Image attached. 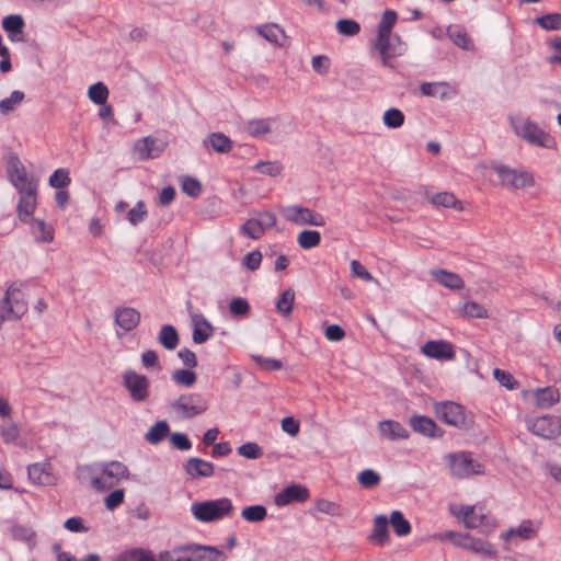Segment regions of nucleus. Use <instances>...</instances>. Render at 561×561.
<instances>
[{
    "label": "nucleus",
    "instance_id": "1",
    "mask_svg": "<svg viewBox=\"0 0 561 561\" xmlns=\"http://www.w3.org/2000/svg\"><path fill=\"white\" fill-rule=\"evenodd\" d=\"M81 483L90 481V485L100 492L111 489L119 479L127 478L128 468L119 461H111L102 466L101 476H96L94 466L87 465L77 469Z\"/></svg>",
    "mask_w": 561,
    "mask_h": 561
},
{
    "label": "nucleus",
    "instance_id": "2",
    "mask_svg": "<svg viewBox=\"0 0 561 561\" xmlns=\"http://www.w3.org/2000/svg\"><path fill=\"white\" fill-rule=\"evenodd\" d=\"M18 192L16 214L22 222H28L37 205V178H9Z\"/></svg>",
    "mask_w": 561,
    "mask_h": 561
},
{
    "label": "nucleus",
    "instance_id": "3",
    "mask_svg": "<svg viewBox=\"0 0 561 561\" xmlns=\"http://www.w3.org/2000/svg\"><path fill=\"white\" fill-rule=\"evenodd\" d=\"M398 20L394 10L387 9L378 24L377 37L374 42V48L379 51L383 66H389V59L401 55V51L391 44L392 27Z\"/></svg>",
    "mask_w": 561,
    "mask_h": 561
},
{
    "label": "nucleus",
    "instance_id": "4",
    "mask_svg": "<svg viewBox=\"0 0 561 561\" xmlns=\"http://www.w3.org/2000/svg\"><path fill=\"white\" fill-rule=\"evenodd\" d=\"M193 516L203 523H214L231 517L234 506L228 497L195 502L191 507Z\"/></svg>",
    "mask_w": 561,
    "mask_h": 561
},
{
    "label": "nucleus",
    "instance_id": "5",
    "mask_svg": "<svg viewBox=\"0 0 561 561\" xmlns=\"http://www.w3.org/2000/svg\"><path fill=\"white\" fill-rule=\"evenodd\" d=\"M171 409L181 419H193L208 410V401L197 392L183 393L171 403Z\"/></svg>",
    "mask_w": 561,
    "mask_h": 561
},
{
    "label": "nucleus",
    "instance_id": "6",
    "mask_svg": "<svg viewBox=\"0 0 561 561\" xmlns=\"http://www.w3.org/2000/svg\"><path fill=\"white\" fill-rule=\"evenodd\" d=\"M435 413L444 423L460 430H467L472 424V417L466 413L465 408L453 401L436 403Z\"/></svg>",
    "mask_w": 561,
    "mask_h": 561
},
{
    "label": "nucleus",
    "instance_id": "7",
    "mask_svg": "<svg viewBox=\"0 0 561 561\" xmlns=\"http://www.w3.org/2000/svg\"><path fill=\"white\" fill-rule=\"evenodd\" d=\"M448 467L450 473L458 479H467L483 473V465L466 451L448 455Z\"/></svg>",
    "mask_w": 561,
    "mask_h": 561
},
{
    "label": "nucleus",
    "instance_id": "8",
    "mask_svg": "<svg viewBox=\"0 0 561 561\" xmlns=\"http://www.w3.org/2000/svg\"><path fill=\"white\" fill-rule=\"evenodd\" d=\"M255 216L249 218L241 227L240 233L253 240H259L267 229L276 226V216L270 210L253 211Z\"/></svg>",
    "mask_w": 561,
    "mask_h": 561
},
{
    "label": "nucleus",
    "instance_id": "9",
    "mask_svg": "<svg viewBox=\"0 0 561 561\" xmlns=\"http://www.w3.org/2000/svg\"><path fill=\"white\" fill-rule=\"evenodd\" d=\"M453 514L458 518L461 517L467 528H481L484 533L495 528V519L484 513L481 507L461 505L457 512L453 511Z\"/></svg>",
    "mask_w": 561,
    "mask_h": 561
},
{
    "label": "nucleus",
    "instance_id": "10",
    "mask_svg": "<svg viewBox=\"0 0 561 561\" xmlns=\"http://www.w3.org/2000/svg\"><path fill=\"white\" fill-rule=\"evenodd\" d=\"M123 386L129 393L131 401L142 403L150 394V380L147 376L131 369L123 374Z\"/></svg>",
    "mask_w": 561,
    "mask_h": 561
},
{
    "label": "nucleus",
    "instance_id": "11",
    "mask_svg": "<svg viewBox=\"0 0 561 561\" xmlns=\"http://www.w3.org/2000/svg\"><path fill=\"white\" fill-rule=\"evenodd\" d=\"M514 130L517 136L531 145L548 149L556 147L554 138L531 121H526L520 125H514Z\"/></svg>",
    "mask_w": 561,
    "mask_h": 561
},
{
    "label": "nucleus",
    "instance_id": "12",
    "mask_svg": "<svg viewBox=\"0 0 561 561\" xmlns=\"http://www.w3.org/2000/svg\"><path fill=\"white\" fill-rule=\"evenodd\" d=\"M175 553H187L192 561H217L221 551L214 546L186 543L173 548Z\"/></svg>",
    "mask_w": 561,
    "mask_h": 561
},
{
    "label": "nucleus",
    "instance_id": "13",
    "mask_svg": "<svg viewBox=\"0 0 561 561\" xmlns=\"http://www.w3.org/2000/svg\"><path fill=\"white\" fill-rule=\"evenodd\" d=\"M529 431L542 438L553 439L561 434V420L553 415H543L534 420Z\"/></svg>",
    "mask_w": 561,
    "mask_h": 561
},
{
    "label": "nucleus",
    "instance_id": "14",
    "mask_svg": "<svg viewBox=\"0 0 561 561\" xmlns=\"http://www.w3.org/2000/svg\"><path fill=\"white\" fill-rule=\"evenodd\" d=\"M285 217L287 220L297 225H311L321 227L324 225V219L320 214L302 206H289L285 209Z\"/></svg>",
    "mask_w": 561,
    "mask_h": 561
},
{
    "label": "nucleus",
    "instance_id": "15",
    "mask_svg": "<svg viewBox=\"0 0 561 561\" xmlns=\"http://www.w3.org/2000/svg\"><path fill=\"white\" fill-rule=\"evenodd\" d=\"M421 351L427 357L438 360H450L456 356L453 344L445 340H430Z\"/></svg>",
    "mask_w": 561,
    "mask_h": 561
},
{
    "label": "nucleus",
    "instance_id": "16",
    "mask_svg": "<svg viewBox=\"0 0 561 561\" xmlns=\"http://www.w3.org/2000/svg\"><path fill=\"white\" fill-rule=\"evenodd\" d=\"M308 497L309 490L306 486L293 483L278 492L274 502L277 506L283 507L291 503H304Z\"/></svg>",
    "mask_w": 561,
    "mask_h": 561
},
{
    "label": "nucleus",
    "instance_id": "17",
    "mask_svg": "<svg viewBox=\"0 0 561 561\" xmlns=\"http://www.w3.org/2000/svg\"><path fill=\"white\" fill-rule=\"evenodd\" d=\"M183 470L190 480L199 478H210L215 473V466L213 462L197 457L188 458L183 465Z\"/></svg>",
    "mask_w": 561,
    "mask_h": 561
},
{
    "label": "nucleus",
    "instance_id": "18",
    "mask_svg": "<svg viewBox=\"0 0 561 561\" xmlns=\"http://www.w3.org/2000/svg\"><path fill=\"white\" fill-rule=\"evenodd\" d=\"M410 427L425 437L439 438L444 431L428 416L414 414L409 419Z\"/></svg>",
    "mask_w": 561,
    "mask_h": 561
},
{
    "label": "nucleus",
    "instance_id": "19",
    "mask_svg": "<svg viewBox=\"0 0 561 561\" xmlns=\"http://www.w3.org/2000/svg\"><path fill=\"white\" fill-rule=\"evenodd\" d=\"M140 319V312L131 307H117L114 311L115 323L125 332L134 330Z\"/></svg>",
    "mask_w": 561,
    "mask_h": 561
},
{
    "label": "nucleus",
    "instance_id": "20",
    "mask_svg": "<svg viewBox=\"0 0 561 561\" xmlns=\"http://www.w3.org/2000/svg\"><path fill=\"white\" fill-rule=\"evenodd\" d=\"M135 152L141 160L157 158L163 150V145L157 138L147 136L135 142Z\"/></svg>",
    "mask_w": 561,
    "mask_h": 561
},
{
    "label": "nucleus",
    "instance_id": "21",
    "mask_svg": "<svg viewBox=\"0 0 561 561\" xmlns=\"http://www.w3.org/2000/svg\"><path fill=\"white\" fill-rule=\"evenodd\" d=\"M193 324V342L205 343L213 334L214 327L202 313H191Z\"/></svg>",
    "mask_w": 561,
    "mask_h": 561
},
{
    "label": "nucleus",
    "instance_id": "22",
    "mask_svg": "<svg viewBox=\"0 0 561 561\" xmlns=\"http://www.w3.org/2000/svg\"><path fill=\"white\" fill-rule=\"evenodd\" d=\"M389 520L385 515H377L374 519V527L371 534L367 537L368 541L383 547L389 545Z\"/></svg>",
    "mask_w": 561,
    "mask_h": 561
},
{
    "label": "nucleus",
    "instance_id": "23",
    "mask_svg": "<svg viewBox=\"0 0 561 561\" xmlns=\"http://www.w3.org/2000/svg\"><path fill=\"white\" fill-rule=\"evenodd\" d=\"M25 27L24 19L21 14H9L2 20V28L8 34L11 42H22L23 30Z\"/></svg>",
    "mask_w": 561,
    "mask_h": 561
},
{
    "label": "nucleus",
    "instance_id": "24",
    "mask_svg": "<svg viewBox=\"0 0 561 561\" xmlns=\"http://www.w3.org/2000/svg\"><path fill=\"white\" fill-rule=\"evenodd\" d=\"M431 275L438 284L446 288L459 290L465 287L463 279L457 273L444 268H437L431 271Z\"/></svg>",
    "mask_w": 561,
    "mask_h": 561
},
{
    "label": "nucleus",
    "instance_id": "25",
    "mask_svg": "<svg viewBox=\"0 0 561 561\" xmlns=\"http://www.w3.org/2000/svg\"><path fill=\"white\" fill-rule=\"evenodd\" d=\"M381 436L389 440L408 439L410 434L408 430L399 422L393 420H385L378 424Z\"/></svg>",
    "mask_w": 561,
    "mask_h": 561
},
{
    "label": "nucleus",
    "instance_id": "26",
    "mask_svg": "<svg viewBox=\"0 0 561 561\" xmlns=\"http://www.w3.org/2000/svg\"><path fill=\"white\" fill-rule=\"evenodd\" d=\"M28 479L39 485H51L55 477L48 471L45 463H32L27 467Z\"/></svg>",
    "mask_w": 561,
    "mask_h": 561
},
{
    "label": "nucleus",
    "instance_id": "27",
    "mask_svg": "<svg viewBox=\"0 0 561 561\" xmlns=\"http://www.w3.org/2000/svg\"><path fill=\"white\" fill-rule=\"evenodd\" d=\"M448 38L459 48L473 50L474 45L467 31L461 25H450L447 27Z\"/></svg>",
    "mask_w": 561,
    "mask_h": 561
},
{
    "label": "nucleus",
    "instance_id": "28",
    "mask_svg": "<svg viewBox=\"0 0 561 561\" xmlns=\"http://www.w3.org/2000/svg\"><path fill=\"white\" fill-rule=\"evenodd\" d=\"M461 548L473 551L476 553L485 554L493 557L496 554V550L493 548V546L480 538H474L470 536L469 534H465V539L462 542Z\"/></svg>",
    "mask_w": 561,
    "mask_h": 561
},
{
    "label": "nucleus",
    "instance_id": "29",
    "mask_svg": "<svg viewBox=\"0 0 561 561\" xmlns=\"http://www.w3.org/2000/svg\"><path fill=\"white\" fill-rule=\"evenodd\" d=\"M158 342L168 351L175 350L180 342L175 327L172 324L162 325L158 334Z\"/></svg>",
    "mask_w": 561,
    "mask_h": 561
},
{
    "label": "nucleus",
    "instance_id": "30",
    "mask_svg": "<svg viewBox=\"0 0 561 561\" xmlns=\"http://www.w3.org/2000/svg\"><path fill=\"white\" fill-rule=\"evenodd\" d=\"M31 230L37 242H51L54 240V229L46 225L43 219L32 218Z\"/></svg>",
    "mask_w": 561,
    "mask_h": 561
},
{
    "label": "nucleus",
    "instance_id": "31",
    "mask_svg": "<svg viewBox=\"0 0 561 561\" xmlns=\"http://www.w3.org/2000/svg\"><path fill=\"white\" fill-rule=\"evenodd\" d=\"M170 433V425L165 420L156 422L145 435V439L151 445H158Z\"/></svg>",
    "mask_w": 561,
    "mask_h": 561
},
{
    "label": "nucleus",
    "instance_id": "32",
    "mask_svg": "<svg viewBox=\"0 0 561 561\" xmlns=\"http://www.w3.org/2000/svg\"><path fill=\"white\" fill-rule=\"evenodd\" d=\"M428 201L434 206L446 207V208H455L462 209L461 203L456 198V196L450 192H439L433 195H430L428 192L425 193Z\"/></svg>",
    "mask_w": 561,
    "mask_h": 561
},
{
    "label": "nucleus",
    "instance_id": "33",
    "mask_svg": "<svg viewBox=\"0 0 561 561\" xmlns=\"http://www.w3.org/2000/svg\"><path fill=\"white\" fill-rule=\"evenodd\" d=\"M559 390L552 387H546L536 391V403L541 409H548L559 402Z\"/></svg>",
    "mask_w": 561,
    "mask_h": 561
},
{
    "label": "nucleus",
    "instance_id": "34",
    "mask_svg": "<svg viewBox=\"0 0 561 561\" xmlns=\"http://www.w3.org/2000/svg\"><path fill=\"white\" fill-rule=\"evenodd\" d=\"M205 145L216 152L226 153L230 151L232 141L222 133H211L205 140Z\"/></svg>",
    "mask_w": 561,
    "mask_h": 561
},
{
    "label": "nucleus",
    "instance_id": "35",
    "mask_svg": "<svg viewBox=\"0 0 561 561\" xmlns=\"http://www.w3.org/2000/svg\"><path fill=\"white\" fill-rule=\"evenodd\" d=\"M449 84L446 82H424L421 84V92L426 96H436L440 100L450 98Z\"/></svg>",
    "mask_w": 561,
    "mask_h": 561
},
{
    "label": "nucleus",
    "instance_id": "36",
    "mask_svg": "<svg viewBox=\"0 0 561 561\" xmlns=\"http://www.w3.org/2000/svg\"><path fill=\"white\" fill-rule=\"evenodd\" d=\"M389 524H391L393 531L397 536L403 537L408 536L411 533V524L404 517L402 512L393 511L390 515Z\"/></svg>",
    "mask_w": 561,
    "mask_h": 561
},
{
    "label": "nucleus",
    "instance_id": "37",
    "mask_svg": "<svg viewBox=\"0 0 561 561\" xmlns=\"http://www.w3.org/2000/svg\"><path fill=\"white\" fill-rule=\"evenodd\" d=\"M267 516V510L262 504L245 506L241 511V517L249 523L263 522Z\"/></svg>",
    "mask_w": 561,
    "mask_h": 561
},
{
    "label": "nucleus",
    "instance_id": "38",
    "mask_svg": "<svg viewBox=\"0 0 561 561\" xmlns=\"http://www.w3.org/2000/svg\"><path fill=\"white\" fill-rule=\"evenodd\" d=\"M535 535V529L533 528V523L529 519L523 520L520 525L516 528H510L502 535L504 540H508L513 536H518L522 539H530Z\"/></svg>",
    "mask_w": 561,
    "mask_h": 561
},
{
    "label": "nucleus",
    "instance_id": "39",
    "mask_svg": "<svg viewBox=\"0 0 561 561\" xmlns=\"http://www.w3.org/2000/svg\"><path fill=\"white\" fill-rule=\"evenodd\" d=\"M481 167L483 168L484 172H494L499 175H530L525 170L511 169L497 161H490L489 163L481 164Z\"/></svg>",
    "mask_w": 561,
    "mask_h": 561
},
{
    "label": "nucleus",
    "instance_id": "40",
    "mask_svg": "<svg viewBox=\"0 0 561 561\" xmlns=\"http://www.w3.org/2000/svg\"><path fill=\"white\" fill-rule=\"evenodd\" d=\"M295 291L291 288L285 289L276 301V309L283 317H288L293 311Z\"/></svg>",
    "mask_w": 561,
    "mask_h": 561
},
{
    "label": "nucleus",
    "instance_id": "41",
    "mask_svg": "<svg viewBox=\"0 0 561 561\" xmlns=\"http://www.w3.org/2000/svg\"><path fill=\"white\" fill-rule=\"evenodd\" d=\"M405 116L403 112L397 107H391L383 113L382 122L386 127L396 129L404 124Z\"/></svg>",
    "mask_w": 561,
    "mask_h": 561
},
{
    "label": "nucleus",
    "instance_id": "42",
    "mask_svg": "<svg viewBox=\"0 0 561 561\" xmlns=\"http://www.w3.org/2000/svg\"><path fill=\"white\" fill-rule=\"evenodd\" d=\"M297 242L300 248L309 250L320 244L321 234L317 230H304L299 233Z\"/></svg>",
    "mask_w": 561,
    "mask_h": 561
},
{
    "label": "nucleus",
    "instance_id": "43",
    "mask_svg": "<svg viewBox=\"0 0 561 561\" xmlns=\"http://www.w3.org/2000/svg\"><path fill=\"white\" fill-rule=\"evenodd\" d=\"M250 170L262 175H278L284 171V167L279 161H260L252 165Z\"/></svg>",
    "mask_w": 561,
    "mask_h": 561
},
{
    "label": "nucleus",
    "instance_id": "44",
    "mask_svg": "<svg viewBox=\"0 0 561 561\" xmlns=\"http://www.w3.org/2000/svg\"><path fill=\"white\" fill-rule=\"evenodd\" d=\"M88 96L93 103L104 105L108 98V89L101 81L93 83L88 90Z\"/></svg>",
    "mask_w": 561,
    "mask_h": 561
},
{
    "label": "nucleus",
    "instance_id": "45",
    "mask_svg": "<svg viewBox=\"0 0 561 561\" xmlns=\"http://www.w3.org/2000/svg\"><path fill=\"white\" fill-rule=\"evenodd\" d=\"M535 23L547 31H558L561 28V14L547 13L535 19Z\"/></svg>",
    "mask_w": 561,
    "mask_h": 561
},
{
    "label": "nucleus",
    "instance_id": "46",
    "mask_svg": "<svg viewBox=\"0 0 561 561\" xmlns=\"http://www.w3.org/2000/svg\"><path fill=\"white\" fill-rule=\"evenodd\" d=\"M171 379L175 385L188 388L196 382L197 375L191 369H178L172 373Z\"/></svg>",
    "mask_w": 561,
    "mask_h": 561
},
{
    "label": "nucleus",
    "instance_id": "47",
    "mask_svg": "<svg viewBox=\"0 0 561 561\" xmlns=\"http://www.w3.org/2000/svg\"><path fill=\"white\" fill-rule=\"evenodd\" d=\"M148 216V210L144 201H138L137 204L127 213V220L134 227L141 224Z\"/></svg>",
    "mask_w": 561,
    "mask_h": 561
},
{
    "label": "nucleus",
    "instance_id": "48",
    "mask_svg": "<svg viewBox=\"0 0 561 561\" xmlns=\"http://www.w3.org/2000/svg\"><path fill=\"white\" fill-rule=\"evenodd\" d=\"M461 312L465 317L485 319L489 317L488 310L476 301H467L462 305Z\"/></svg>",
    "mask_w": 561,
    "mask_h": 561
},
{
    "label": "nucleus",
    "instance_id": "49",
    "mask_svg": "<svg viewBox=\"0 0 561 561\" xmlns=\"http://www.w3.org/2000/svg\"><path fill=\"white\" fill-rule=\"evenodd\" d=\"M380 474L373 469H365L357 476L358 483L365 489H373L380 483Z\"/></svg>",
    "mask_w": 561,
    "mask_h": 561
},
{
    "label": "nucleus",
    "instance_id": "50",
    "mask_svg": "<svg viewBox=\"0 0 561 561\" xmlns=\"http://www.w3.org/2000/svg\"><path fill=\"white\" fill-rule=\"evenodd\" d=\"M252 360L263 370L276 371L283 368V362L276 358L264 357L262 355H251Z\"/></svg>",
    "mask_w": 561,
    "mask_h": 561
},
{
    "label": "nucleus",
    "instance_id": "51",
    "mask_svg": "<svg viewBox=\"0 0 561 561\" xmlns=\"http://www.w3.org/2000/svg\"><path fill=\"white\" fill-rule=\"evenodd\" d=\"M336 31L344 36H355L360 32V25L352 19H340L336 22Z\"/></svg>",
    "mask_w": 561,
    "mask_h": 561
},
{
    "label": "nucleus",
    "instance_id": "52",
    "mask_svg": "<svg viewBox=\"0 0 561 561\" xmlns=\"http://www.w3.org/2000/svg\"><path fill=\"white\" fill-rule=\"evenodd\" d=\"M24 92L14 90L9 98L0 101V112L7 114L15 108L24 100Z\"/></svg>",
    "mask_w": 561,
    "mask_h": 561
},
{
    "label": "nucleus",
    "instance_id": "53",
    "mask_svg": "<svg viewBox=\"0 0 561 561\" xmlns=\"http://www.w3.org/2000/svg\"><path fill=\"white\" fill-rule=\"evenodd\" d=\"M247 131L253 137H259L270 133L271 126L267 119H251L247 124Z\"/></svg>",
    "mask_w": 561,
    "mask_h": 561
},
{
    "label": "nucleus",
    "instance_id": "54",
    "mask_svg": "<svg viewBox=\"0 0 561 561\" xmlns=\"http://www.w3.org/2000/svg\"><path fill=\"white\" fill-rule=\"evenodd\" d=\"M12 537L16 540H21L27 543H34V539L36 537L35 530L31 527H26L23 525H15L11 528Z\"/></svg>",
    "mask_w": 561,
    "mask_h": 561
},
{
    "label": "nucleus",
    "instance_id": "55",
    "mask_svg": "<svg viewBox=\"0 0 561 561\" xmlns=\"http://www.w3.org/2000/svg\"><path fill=\"white\" fill-rule=\"evenodd\" d=\"M259 34L273 44L278 43V34L285 35L283 28L276 24H266L257 27Z\"/></svg>",
    "mask_w": 561,
    "mask_h": 561
},
{
    "label": "nucleus",
    "instance_id": "56",
    "mask_svg": "<svg viewBox=\"0 0 561 561\" xmlns=\"http://www.w3.org/2000/svg\"><path fill=\"white\" fill-rule=\"evenodd\" d=\"M238 454L247 459H259L263 455L262 447L254 442L242 444L237 449Z\"/></svg>",
    "mask_w": 561,
    "mask_h": 561
},
{
    "label": "nucleus",
    "instance_id": "57",
    "mask_svg": "<svg viewBox=\"0 0 561 561\" xmlns=\"http://www.w3.org/2000/svg\"><path fill=\"white\" fill-rule=\"evenodd\" d=\"M501 184L508 190H519L534 186V178H501Z\"/></svg>",
    "mask_w": 561,
    "mask_h": 561
},
{
    "label": "nucleus",
    "instance_id": "58",
    "mask_svg": "<svg viewBox=\"0 0 561 561\" xmlns=\"http://www.w3.org/2000/svg\"><path fill=\"white\" fill-rule=\"evenodd\" d=\"M250 304L242 297H234L229 302V311L234 317H244L250 312Z\"/></svg>",
    "mask_w": 561,
    "mask_h": 561
},
{
    "label": "nucleus",
    "instance_id": "59",
    "mask_svg": "<svg viewBox=\"0 0 561 561\" xmlns=\"http://www.w3.org/2000/svg\"><path fill=\"white\" fill-rule=\"evenodd\" d=\"M494 378L500 382L501 386L508 390H514L518 387V381L508 371L495 368L493 370Z\"/></svg>",
    "mask_w": 561,
    "mask_h": 561
},
{
    "label": "nucleus",
    "instance_id": "60",
    "mask_svg": "<svg viewBox=\"0 0 561 561\" xmlns=\"http://www.w3.org/2000/svg\"><path fill=\"white\" fill-rule=\"evenodd\" d=\"M433 538L437 539L439 541H449L454 546L461 548L463 539H465V534L457 533L454 530H445V531H439V533L434 534Z\"/></svg>",
    "mask_w": 561,
    "mask_h": 561
},
{
    "label": "nucleus",
    "instance_id": "61",
    "mask_svg": "<svg viewBox=\"0 0 561 561\" xmlns=\"http://www.w3.org/2000/svg\"><path fill=\"white\" fill-rule=\"evenodd\" d=\"M182 190L191 197H198L202 194V184L197 178H182Z\"/></svg>",
    "mask_w": 561,
    "mask_h": 561
},
{
    "label": "nucleus",
    "instance_id": "62",
    "mask_svg": "<svg viewBox=\"0 0 561 561\" xmlns=\"http://www.w3.org/2000/svg\"><path fill=\"white\" fill-rule=\"evenodd\" d=\"M262 262V253L259 250H253L244 255L242 259V265L249 271H256Z\"/></svg>",
    "mask_w": 561,
    "mask_h": 561
},
{
    "label": "nucleus",
    "instance_id": "63",
    "mask_svg": "<svg viewBox=\"0 0 561 561\" xmlns=\"http://www.w3.org/2000/svg\"><path fill=\"white\" fill-rule=\"evenodd\" d=\"M125 493L123 489L112 491L105 499L104 504L108 511H113L124 502Z\"/></svg>",
    "mask_w": 561,
    "mask_h": 561
},
{
    "label": "nucleus",
    "instance_id": "64",
    "mask_svg": "<svg viewBox=\"0 0 561 561\" xmlns=\"http://www.w3.org/2000/svg\"><path fill=\"white\" fill-rule=\"evenodd\" d=\"M0 435L4 444H13L20 435V431L16 424L11 423L1 427Z\"/></svg>",
    "mask_w": 561,
    "mask_h": 561
}]
</instances>
